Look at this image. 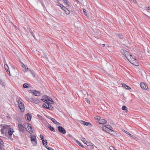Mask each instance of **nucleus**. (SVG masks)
Returning <instances> with one entry per match:
<instances>
[{"instance_id": "17", "label": "nucleus", "mask_w": 150, "mask_h": 150, "mask_svg": "<svg viewBox=\"0 0 150 150\" xmlns=\"http://www.w3.org/2000/svg\"><path fill=\"white\" fill-rule=\"evenodd\" d=\"M122 87L124 88H125L126 89L130 90L131 89V88L130 87L126 85L124 83H122Z\"/></svg>"}, {"instance_id": "4", "label": "nucleus", "mask_w": 150, "mask_h": 150, "mask_svg": "<svg viewBox=\"0 0 150 150\" xmlns=\"http://www.w3.org/2000/svg\"><path fill=\"white\" fill-rule=\"evenodd\" d=\"M17 101L18 102V107L22 112L24 111V104L19 99H17Z\"/></svg>"}, {"instance_id": "6", "label": "nucleus", "mask_w": 150, "mask_h": 150, "mask_svg": "<svg viewBox=\"0 0 150 150\" xmlns=\"http://www.w3.org/2000/svg\"><path fill=\"white\" fill-rule=\"evenodd\" d=\"M24 126H27L28 129L27 130L31 134L33 133L32 127L30 124L25 123L24 124Z\"/></svg>"}, {"instance_id": "19", "label": "nucleus", "mask_w": 150, "mask_h": 150, "mask_svg": "<svg viewBox=\"0 0 150 150\" xmlns=\"http://www.w3.org/2000/svg\"><path fill=\"white\" fill-rule=\"evenodd\" d=\"M33 93L35 95L39 96L40 94V93L38 91H33Z\"/></svg>"}, {"instance_id": "21", "label": "nucleus", "mask_w": 150, "mask_h": 150, "mask_svg": "<svg viewBox=\"0 0 150 150\" xmlns=\"http://www.w3.org/2000/svg\"><path fill=\"white\" fill-rule=\"evenodd\" d=\"M10 128V126L8 125H4L3 126V129H9Z\"/></svg>"}, {"instance_id": "22", "label": "nucleus", "mask_w": 150, "mask_h": 150, "mask_svg": "<svg viewBox=\"0 0 150 150\" xmlns=\"http://www.w3.org/2000/svg\"><path fill=\"white\" fill-rule=\"evenodd\" d=\"M59 5L60 7L64 11L65 10V9H66V8H67L63 5L61 4L60 3H59Z\"/></svg>"}, {"instance_id": "31", "label": "nucleus", "mask_w": 150, "mask_h": 150, "mask_svg": "<svg viewBox=\"0 0 150 150\" xmlns=\"http://www.w3.org/2000/svg\"><path fill=\"white\" fill-rule=\"evenodd\" d=\"M120 39H122L123 38V36L122 34H120L118 35Z\"/></svg>"}, {"instance_id": "36", "label": "nucleus", "mask_w": 150, "mask_h": 150, "mask_svg": "<svg viewBox=\"0 0 150 150\" xmlns=\"http://www.w3.org/2000/svg\"><path fill=\"white\" fill-rule=\"evenodd\" d=\"M125 133H126L127 134H129V135L130 136L132 135V134H130L129 132H127V131H126V132H125Z\"/></svg>"}, {"instance_id": "33", "label": "nucleus", "mask_w": 150, "mask_h": 150, "mask_svg": "<svg viewBox=\"0 0 150 150\" xmlns=\"http://www.w3.org/2000/svg\"><path fill=\"white\" fill-rule=\"evenodd\" d=\"M49 128L50 130L52 131H53L54 130V128L52 126H50L49 127Z\"/></svg>"}, {"instance_id": "34", "label": "nucleus", "mask_w": 150, "mask_h": 150, "mask_svg": "<svg viewBox=\"0 0 150 150\" xmlns=\"http://www.w3.org/2000/svg\"><path fill=\"white\" fill-rule=\"evenodd\" d=\"M82 141L85 144H86V142H87V141H86L85 139V138H83L82 139Z\"/></svg>"}, {"instance_id": "39", "label": "nucleus", "mask_w": 150, "mask_h": 150, "mask_svg": "<svg viewBox=\"0 0 150 150\" xmlns=\"http://www.w3.org/2000/svg\"><path fill=\"white\" fill-rule=\"evenodd\" d=\"M147 9L148 10H150V7H148L147 8Z\"/></svg>"}, {"instance_id": "42", "label": "nucleus", "mask_w": 150, "mask_h": 150, "mask_svg": "<svg viewBox=\"0 0 150 150\" xmlns=\"http://www.w3.org/2000/svg\"><path fill=\"white\" fill-rule=\"evenodd\" d=\"M103 47H104L105 46V44H103Z\"/></svg>"}, {"instance_id": "25", "label": "nucleus", "mask_w": 150, "mask_h": 150, "mask_svg": "<svg viewBox=\"0 0 150 150\" xmlns=\"http://www.w3.org/2000/svg\"><path fill=\"white\" fill-rule=\"evenodd\" d=\"M64 3L67 5L69 6V1L67 0H63Z\"/></svg>"}, {"instance_id": "1", "label": "nucleus", "mask_w": 150, "mask_h": 150, "mask_svg": "<svg viewBox=\"0 0 150 150\" xmlns=\"http://www.w3.org/2000/svg\"><path fill=\"white\" fill-rule=\"evenodd\" d=\"M120 52L132 64L136 66L139 65L137 60L133 58L129 52L122 49L121 50Z\"/></svg>"}, {"instance_id": "12", "label": "nucleus", "mask_w": 150, "mask_h": 150, "mask_svg": "<svg viewBox=\"0 0 150 150\" xmlns=\"http://www.w3.org/2000/svg\"><path fill=\"white\" fill-rule=\"evenodd\" d=\"M80 122L83 125H84L92 126V125L90 122H86L83 120L81 121Z\"/></svg>"}, {"instance_id": "29", "label": "nucleus", "mask_w": 150, "mask_h": 150, "mask_svg": "<svg viewBox=\"0 0 150 150\" xmlns=\"http://www.w3.org/2000/svg\"><path fill=\"white\" fill-rule=\"evenodd\" d=\"M94 119L96 120L99 121L100 120V117L99 116H96L94 117Z\"/></svg>"}, {"instance_id": "13", "label": "nucleus", "mask_w": 150, "mask_h": 150, "mask_svg": "<svg viewBox=\"0 0 150 150\" xmlns=\"http://www.w3.org/2000/svg\"><path fill=\"white\" fill-rule=\"evenodd\" d=\"M18 128L22 132H24L25 128L22 124H20L18 125Z\"/></svg>"}, {"instance_id": "28", "label": "nucleus", "mask_w": 150, "mask_h": 150, "mask_svg": "<svg viewBox=\"0 0 150 150\" xmlns=\"http://www.w3.org/2000/svg\"><path fill=\"white\" fill-rule=\"evenodd\" d=\"M23 87L25 88H28V85L27 83H24L23 85Z\"/></svg>"}, {"instance_id": "5", "label": "nucleus", "mask_w": 150, "mask_h": 150, "mask_svg": "<svg viewBox=\"0 0 150 150\" xmlns=\"http://www.w3.org/2000/svg\"><path fill=\"white\" fill-rule=\"evenodd\" d=\"M51 104L48 102L45 103L42 105V107L44 108L50 110H52L53 108L51 105Z\"/></svg>"}, {"instance_id": "2", "label": "nucleus", "mask_w": 150, "mask_h": 150, "mask_svg": "<svg viewBox=\"0 0 150 150\" xmlns=\"http://www.w3.org/2000/svg\"><path fill=\"white\" fill-rule=\"evenodd\" d=\"M102 130L112 135L116 136L117 135V133L113 130L112 127L109 125H103L102 127Z\"/></svg>"}, {"instance_id": "7", "label": "nucleus", "mask_w": 150, "mask_h": 150, "mask_svg": "<svg viewBox=\"0 0 150 150\" xmlns=\"http://www.w3.org/2000/svg\"><path fill=\"white\" fill-rule=\"evenodd\" d=\"M31 140L32 144L34 145H35L37 144V139L35 136L32 134L30 135Z\"/></svg>"}, {"instance_id": "38", "label": "nucleus", "mask_w": 150, "mask_h": 150, "mask_svg": "<svg viewBox=\"0 0 150 150\" xmlns=\"http://www.w3.org/2000/svg\"><path fill=\"white\" fill-rule=\"evenodd\" d=\"M30 33H31V34L33 35V37H34V36L33 35V32H31Z\"/></svg>"}, {"instance_id": "24", "label": "nucleus", "mask_w": 150, "mask_h": 150, "mask_svg": "<svg viewBox=\"0 0 150 150\" xmlns=\"http://www.w3.org/2000/svg\"><path fill=\"white\" fill-rule=\"evenodd\" d=\"M84 101L86 102L87 103L90 105L91 102L90 100L87 98H85L84 99Z\"/></svg>"}, {"instance_id": "27", "label": "nucleus", "mask_w": 150, "mask_h": 150, "mask_svg": "<svg viewBox=\"0 0 150 150\" xmlns=\"http://www.w3.org/2000/svg\"><path fill=\"white\" fill-rule=\"evenodd\" d=\"M76 142L77 143V144L79 145L80 146L82 147H83V145L81 144V143L78 141H76Z\"/></svg>"}, {"instance_id": "30", "label": "nucleus", "mask_w": 150, "mask_h": 150, "mask_svg": "<svg viewBox=\"0 0 150 150\" xmlns=\"http://www.w3.org/2000/svg\"><path fill=\"white\" fill-rule=\"evenodd\" d=\"M83 12L84 15L85 16H87V13L86 12V9H83Z\"/></svg>"}, {"instance_id": "18", "label": "nucleus", "mask_w": 150, "mask_h": 150, "mask_svg": "<svg viewBox=\"0 0 150 150\" xmlns=\"http://www.w3.org/2000/svg\"><path fill=\"white\" fill-rule=\"evenodd\" d=\"M55 124L57 125H60L61 124L58 122L55 119L53 118H51L50 119Z\"/></svg>"}, {"instance_id": "20", "label": "nucleus", "mask_w": 150, "mask_h": 150, "mask_svg": "<svg viewBox=\"0 0 150 150\" xmlns=\"http://www.w3.org/2000/svg\"><path fill=\"white\" fill-rule=\"evenodd\" d=\"M22 67L24 68L23 70L24 71H27L28 70V67H27L26 66L23 64H22Z\"/></svg>"}, {"instance_id": "8", "label": "nucleus", "mask_w": 150, "mask_h": 150, "mask_svg": "<svg viewBox=\"0 0 150 150\" xmlns=\"http://www.w3.org/2000/svg\"><path fill=\"white\" fill-rule=\"evenodd\" d=\"M57 129L61 133L65 134L66 133V130L62 127L60 126H58V127Z\"/></svg>"}, {"instance_id": "26", "label": "nucleus", "mask_w": 150, "mask_h": 150, "mask_svg": "<svg viewBox=\"0 0 150 150\" xmlns=\"http://www.w3.org/2000/svg\"><path fill=\"white\" fill-rule=\"evenodd\" d=\"M64 11H65L66 14L67 15H69V14H70V11L67 8H66V9H65V10H64Z\"/></svg>"}, {"instance_id": "15", "label": "nucleus", "mask_w": 150, "mask_h": 150, "mask_svg": "<svg viewBox=\"0 0 150 150\" xmlns=\"http://www.w3.org/2000/svg\"><path fill=\"white\" fill-rule=\"evenodd\" d=\"M4 68L5 69V70L6 71L7 73L10 76L11 75L10 73V71L9 70V67H8V65L6 64H4Z\"/></svg>"}, {"instance_id": "32", "label": "nucleus", "mask_w": 150, "mask_h": 150, "mask_svg": "<svg viewBox=\"0 0 150 150\" xmlns=\"http://www.w3.org/2000/svg\"><path fill=\"white\" fill-rule=\"evenodd\" d=\"M4 144V142L0 138V146H1Z\"/></svg>"}, {"instance_id": "11", "label": "nucleus", "mask_w": 150, "mask_h": 150, "mask_svg": "<svg viewBox=\"0 0 150 150\" xmlns=\"http://www.w3.org/2000/svg\"><path fill=\"white\" fill-rule=\"evenodd\" d=\"M25 118L26 120L27 121L29 122L31 120V116L30 114L27 113L25 115Z\"/></svg>"}, {"instance_id": "16", "label": "nucleus", "mask_w": 150, "mask_h": 150, "mask_svg": "<svg viewBox=\"0 0 150 150\" xmlns=\"http://www.w3.org/2000/svg\"><path fill=\"white\" fill-rule=\"evenodd\" d=\"M99 124H105L107 122L106 120L104 119H101L99 121Z\"/></svg>"}, {"instance_id": "9", "label": "nucleus", "mask_w": 150, "mask_h": 150, "mask_svg": "<svg viewBox=\"0 0 150 150\" xmlns=\"http://www.w3.org/2000/svg\"><path fill=\"white\" fill-rule=\"evenodd\" d=\"M40 138L41 139V140H42V142L44 146H46L47 144V140H44V137L41 135H40Z\"/></svg>"}, {"instance_id": "10", "label": "nucleus", "mask_w": 150, "mask_h": 150, "mask_svg": "<svg viewBox=\"0 0 150 150\" xmlns=\"http://www.w3.org/2000/svg\"><path fill=\"white\" fill-rule=\"evenodd\" d=\"M140 86L142 89H146L148 88V86L146 84L143 82H141L140 83Z\"/></svg>"}, {"instance_id": "35", "label": "nucleus", "mask_w": 150, "mask_h": 150, "mask_svg": "<svg viewBox=\"0 0 150 150\" xmlns=\"http://www.w3.org/2000/svg\"><path fill=\"white\" fill-rule=\"evenodd\" d=\"M126 108H127L126 106H125V105L122 106V109L123 110H125Z\"/></svg>"}, {"instance_id": "37", "label": "nucleus", "mask_w": 150, "mask_h": 150, "mask_svg": "<svg viewBox=\"0 0 150 150\" xmlns=\"http://www.w3.org/2000/svg\"><path fill=\"white\" fill-rule=\"evenodd\" d=\"M130 136L132 137L134 139H137V138L136 137L134 136L133 135H131Z\"/></svg>"}, {"instance_id": "3", "label": "nucleus", "mask_w": 150, "mask_h": 150, "mask_svg": "<svg viewBox=\"0 0 150 150\" xmlns=\"http://www.w3.org/2000/svg\"><path fill=\"white\" fill-rule=\"evenodd\" d=\"M41 100L45 103L48 102L51 104H54V103L51 98L47 96H43Z\"/></svg>"}, {"instance_id": "14", "label": "nucleus", "mask_w": 150, "mask_h": 150, "mask_svg": "<svg viewBox=\"0 0 150 150\" xmlns=\"http://www.w3.org/2000/svg\"><path fill=\"white\" fill-rule=\"evenodd\" d=\"M14 132L13 129L11 127L8 129V136L10 137L12 135L13 133Z\"/></svg>"}, {"instance_id": "41", "label": "nucleus", "mask_w": 150, "mask_h": 150, "mask_svg": "<svg viewBox=\"0 0 150 150\" xmlns=\"http://www.w3.org/2000/svg\"><path fill=\"white\" fill-rule=\"evenodd\" d=\"M75 1L77 2H79V0H75Z\"/></svg>"}, {"instance_id": "23", "label": "nucleus", "mask_w": 150, "mask_h": 150, "mask_svg": "<svg viewBox=\"0 0 150 150\" xmlns=\"http://www.w3.org/2000/svg\"><path fill=\"white\" fill-rule=\"evenodd\" d=\"M86 144L87 146H93V144L91 142H86Z\"/></svg>"}, {"instance_id": "43", "label": "nucleus", "mask_w": 150, "mask_h": 150, "mask_svg": "<svg viewBox=\"0 0 150 150\" xmlns=\"http://www.w3.org/2000/svg\"><path fill=\"white\" fill-rule=\"evenodd\" d=\"M57 1H61V0H57Z\"/></svg>"}, {"instance_id": "40", "label": "nucleus", "mask_w": 150, "mask_h": 150, "mask_svg": "<svg viewBox=\"0 0 150 150\" xmlns=\"http://www.w3.org/2000/svg\"><path fill=\"white\" fill-rule=\"evenodd\" d=\"M147 16V17H148V18H149L150 19V16Z\"/></svg>"}]
</instances>
